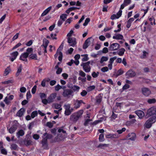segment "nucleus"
<instances>
[{
    "mask_svg": "<svg viewBox=\"0 0 156 156\" xmlns=\"http://www.w3.org/2000/svg\"><path fill=\"white\" fill-rule=\"evenodd\" d=\"M93 63V61H89L86 62L82 63L81 64V66L83 67V70L86 72L89 73L91 69L90 64L91 63V65H92Z\"/></svg>",
    "mask_w": 156,
    "mask_h": 156,
    "instance_id": "f257e3e1",
    "label": "nucleus"
},
{
    "mask_svg": "<svg viewBox=\"0 0 156 156\" xmlns=\"http://www.w3.org/2000/svg\"><path fill=\"white\" fill-rule=\"evenodd\" d=\"M147 115L148 116H153L155 117L156 119V107L153 106L149 108L147 110Z\"/></svg>",
    "mask_w": 156,
    "mask_h": 156,
    "instance_id": "f03ea898",
    "label": "nucleus"
},
{
    "mask_svg": "<svg viewBox=\"0 0 156 156\" xmlns=\"http://www.w3.org/2000/svg\"><path fill=\"white\" fill-rule=\"evenodd\" d=\"M156 121L155 117H151L146 122L145 126L147 128H150L152 126V124L154 123Z\"/></svg>",
    "mask_w": 156,
    "mask_h": 156,
    "instance_id": "7ed1b4c3",
    "label": "nucleus"
},
{
    "mask_svg": "<svg viewBox=\"0 0 156 156\" xmlns=\"http://www.w3.org/2000/svg\"><path fill=\"white\" fill-rule=\"evenodd\" d=\"M63 96L65 97L69 98L73 96V91L70 89H66L64 90L63 94Z\"/></svg>",
    "mask_w": 156,
    "mask_h": 156,
    "instance_id": "20e7f679",
    "label": "nucleus"
},
{
    "mask_svg": "<svg viewBox=\"0 0 156 156\" xmlns=\"http://www.w3.org/2000/svg\"><path fill=\"white\" fill-rule=\"evenodd\" d=\"M68 42L69 45L72 47H74L76 44V39L74 37H68L67 38Z\"/></svg>",
    "mask_w": 156,
    "mask_h": 156,
    "instance_id": "39448f33",
    "label": "nucleus"
},
{
    "mask_svg": "<svg viewBox=\"0 0 156 156\" xmlns=\"http://www.w3.org/2000/svg\"><path fill=\"white\" fill-rule=\"evenodd\" d=\"M68 88L72 89L74 92H78L79 91L80 87L76 85H73V84L69 83L67 84Z\"/></svg>",
    "mask_w": 156,
    "mask_h": 156,
    "instance_id": "423d86ee",
    "label": "nucleus"
},
{
    "mask_svg": "<svg viewBox=\"0 0 156 156\" xmlns=\"http://www.w3.org/2000/svg\"><path fill=\"white\" fill-rule=\"evenodd\" d=\"M125 75L127 78L133 77L135 76L136 73L132 69H130L126 73Z\"/></svg>",
    "mask_w": 156,
    "mask_h": 156,
    "instance_id": "0eeeda50",
    "label": "nucleus"
},
{
    "mask_svg": "<svg viewBox=\"0 0 156 156\" xmlns=\"http://www.w3.org/2000/svg\"><path fill=\"white\" fill-rule=\"evenodd\" d=\"M142 94L146 96H148L151 93V91L150 89L146 87H143L141 89Z\"/></svg>",
    "mask_w": 156,
    "mask_h": 156,
    "instance_id": "6e6552de",
    "label": "nucleus"
},
{
    "mask_svg": "<svg viewBox=\"0 0 156 156\" xmlns=\"http://www.w3.org/2000/svg\"><path fill=\"white\" fill-rule=\"evenodd\" d=\"M119 45L117 43H114L110 45L109 49L110 51L117 50L119 48Z\"/></svg>",
    "mask_w": 156,
    "mask_h": 156,
    "instance_id": "1a4fd4ad",
    "label": "nucleus"
},
{
    "mask_svg": "<svg viewBox=\"0 0 156 156\" xmlns=\"http://www.w3.org/2000/svg\"><path fill=\"white\" fill-rule=\"evenodd\" d=\"M56 96V94L52 93L50 95L48 98V101L49 103H51L54 101V100Z\"/></svg>",
    "mask_w": 156,
    "mask_h": 156,
    "instance_id": "9d476101",
    "label": "nucleus"
},
{
    "mask_svg": "<svg viewBox=\"0 0 156 156\" xmlns=\"http://www.w3.org/2000/svg\"><path fill=\"white\" fill-rule=\"evenodd\" d=\"M82 103H83L84 104H85V103H84L82 100H76L74 103V108L76 109L79 108L80 107Z\"/></svg>",
    "mask_w": 156,
    "mask_h": 156,
    "instance_id": "9b49d317",
    "label": "nucleus"
},
{
    "mask_svg": "<svg viewBox=\"0 0 156 156\" xmlns=\"http://www.w3.org/2000/svg\"><path fill=\"white\" fill-rule=\"evenodd\" d=\"M79 118L75 113L71 115L70 117V120L74 122H76L79 119Z\"/></svg>",
    "mask_w": 156,
    "mask_h": 156,
    "instance_id": "f8f14e48",
    "label": "nucleus"
},
{
    "mask_svg": "<svg viewBox=\"0 0 156 156\" xmlns=\"http://www.w3.org/2000/svg\"><path fill=\"white\" fill-rule=\"evenodd\" d=\"M28 54L25 52L22 54L20 56V59L23 61L27 62V58L28 57Z\"/></svg>",
    "mask_w": 156,
    "mask_h": 156,
    "instance_id": "ddd939ff",
    "label": "nucleus"
},
{
    "mask_svg": "<svg viewBox=\"0 0 156 156\" xmlns=\"http://www.w3.org/2000/svg\"><path fill=\"white\" fill-rule=\"evenodd\" d=\"M135 112L140 119H142L145 115L144 112L141 110L136 111Z\"/></svg>",
    "mask_w": 156,
    "mask_h": 156,
    "instance_id": "4468645a",
    "label": "nucleus"
},
{
    "mask_svg": "<svg viewBox=\"0 0 156 156\" xmlns=\"http://www.w3.org/2000/svg\"><path fill=\"white\" fill-rule=\"evenodd\" d=\"M91 38V37H89L85 41L83 47V49H86L89 46V43L90 42V39Z\"/></svg>",
    "mask_w": 156,
    "mask_h": 156,
    "instance_id": "2eb2a0df",
    "label": "nucleus"
},
{
    "mask_svg": "<svg viewBox=\"0 0 156 156\" xmlns=\"http://www.w3.org/2000/svg\"><path fill=\"white\" fill-rule=\"evenodd\" d=\"M129 137V139L132 141H134L136 138V135L134 133H131L129 134L128 135Z\"/></svg>",
    "mask_w": 156,
    "mask_h": 156,
    "instance_id": "dca6fc26",
    "label": "nucleus"
},
{
    "mask_svg": "<svg viewBox=\"0 0 156 156\" xmlns=\"http://www.w3.org/2000/svg\"><path fill=\"white\" fill-rule=\"evenodd\" d=\"M42 147L44 149H48V144L47 140H46V139H43L42 141Z\"/></svg>",
    "mask_w": 156,
    "mask_h": 156,
    "instance_id": "f3484780",
    "label": "nucleus"
},
{
    "mask_svg": "<svg viewBox=\"0 0 156 156\" xmlns=\"http://www.w3.org/2000/svg\"><path fill=\"white\" fill-rule=\"evenodd\" d=\"M17 129V126L16 125H13L9 129V132L10 133H12L16 131Z\"/></svg>",
    "mask_w": 156,
    "mask_h": 156,
    "instance_id": "a211bd4d",
    "label": "nucleus"
},
{
    "mask_svg": "<svg viewBox=\"0 0 156 156\" xmlns=\"http://www.w3.org/2000/svg\"><path fill=\"white\" fill-rule=\"evenodd\" d=\"M25 109L24 108H21L16 113V115L21 117L22 116L25 112Z\"/></svg>",
    "mask_w": 156,
    "mask_h": 156,
    "instance_id": "6ab92c4d",
    "label": "nucleus"
},
{
    "mask_svg": "<svg viewBox=\"0 0 156 156\" xmlns=\"http://www.w3.org/2000/svg\"><path fill=\"white\" fill-rule=\"evenodd\" d=\"M25 132L23 129L19 130L16 133V136L18 138L20 136H23Z\"/></svg>",
    "mask_w": 156,
    "mask_h": 156,
    "instance_id": "aec40b11",
    "label": "nucleus"
},
{
    "mask_svg": "<svg viewBox=\"0 0 156 156\" xmlns=\"http://www.w3.org/2000/svg\"><path fill=\"white\" fill-rule=\"evenodd\" d=\"M123 37L121 34H115V35L113 37V38L116 40H121L123 39Z\"/></svg>",
    "mask_w": 156,
    "mask_h": 156,
    "instance_id": "412c9836",
    "label": "nucleus"
},
{
    "mask_svg": "<svg viewBox=\"0 0 156 156\" xmlns=\"http://www.w3.org/2000/svg\"><path fill=\"white\" fill-rule=\"evenodd\" d=\"M51 9V7L50 6L46 9L42 13L41 16H43L46 15L50 11Z\"/></svg>",
    "mask_w": 156,
    "mask_h": 156,
    "instance_id": "4be33fe9",
    "label": "nucleus"
},
{
    "mask_svg": "<svg viewBox=\"0 0 156 156\" xmlns=\"http://www.w3.org/2000/svg\"><path fill=\"white\" fill-rule=\"evenodd\" d=\"M134 20V19L133 18H131L129 19L127 21L126 27L127 28H129L131 26V23Z\"/></svg>",
    "mask_w": 156,
    "mask_h": 156,
    "instance_id": "5701e85b",
    "label": "nucleus"
},
{
    "mask_svg": "<svg viewBox=\"0 0 156 156\" xmlns=\"http://www.w3.org/2000/svg\"><path fill=\"white\" fill-rule=\"evenodd\" d=\"M102 97L101 96V94H99L98 96L96 97V102L98 104H99L101 103L102 99Z\"/></svg>",
    "mask_w": 156,
    "mask_h": 156,
    "instance_id": "b1692460",
    "label": "nucleus"
},
{
    "mask_svg": "<svg viewBox=\"0 0 156 156\" xmlns=\"http://www.w3.org/2000/svg\"><path fill=\"white\" fill-rule=\"evenodd\" d=\"M52 135L51 134H48L47 133H45L43 134V139H46L47 140L48 139H51L52 138Z\"/></svg>",
    "mask_w": 156,
    "mask_h": 156,
    "instance_id": "393cba45",
    "label": "nucleus"
},
{
    "mask_svg": "<svg viewBox=\"0 0 156 156\" xmlns=\"http://www.w3.org/2000/svg\"><path fill=\"white\" fill-rule=\"evenodd\" d=\"M10 148L12 150H18V147L16 144H13L11 145Z\"/></svg>",
    "mask_w": 156,
    "mask_h": 156,
    "instance_id": "a878e982",
    "label": "nucleus"
},
{
    "mask_svg": "<svg viewBox=\"0 0 156 156\" xmlns=\"http://www.w3.org/2000/svg\"><path fill=\"white\" fill-rule=\"evenodd\" d=\"M83 112V110H81L77 112H75V114H76V115L79 118L82 115Z\"/></svg>",
    "mask_w": 156,
    "mask_h": 156,
    "instance_id": "bb28decb",
    "label": "nucleus"
},
{
    "mask_svg": "<svg viewBox=\"0 0 156 156\" xmlns=\"http://www.w3.org/2000/svg\"><path fill=\"white\" fill-rule=\"evenodd\" d=\"M11 71V69L9 68V67L8 66L5 69L4 73V75L6 76L8 75Z\"/></svg>",
    "mask_w": 156,
    "mask_h": 156,
    "instance_id": "cd10ccee",
    "label": "nucleus"
},
{
    "mask_svg": "<svg viewBox=\"0 0 156 156\" xmlns=\"http://www.w3.org/2000/svg\"><path fill=\"white\" fill-rule=\"evenodd\" d=\"M29 58L32 59L37 60V56L35 54H32L29 56Z\"/></svg>",
    "mask_w": 156,
    "mask_h": 156,
    "instance_id": "c85d7f7f",
    "label": "nucleus"
},
{
    "mask_svg": "<svg viewBox=\"0 0 156 156\" xmlns=\"http://www.w3.org/2000/svg\"><path fill=\"white\" fill-rule=\"evenodd\" d=\"M67 15L66 14H62L61 15L60 17V19L62 21H64L67 18Z\"/></svg>",
    "mask_w": 156,
    "mask_h": 156,
    "instance_id": "c756f323",
    "label": "nucleus"
},
{
    "mask_svg": "<svg viewBox=\"0 0 156 156\" xmlns=\"http://www.w3.org/2000/svg\"><path fill=\"white\" fill-rule=\"evenodd\" d=\"M55 90L56 91H58L59 90L61 89L62 88L63 89H65L66 88L65 87H63L61 86H60L58 84L55 87Z\"/></svg>",
    "mask_w": 156,
    "mask_h": 156,
    "instance_id": "7c9ffc66",
    "label": "nucleus"
},
{
    "mask_svg": "<svg viewBox=\"0 0 156 156\" xmlns=\"http://www.w3.org/2000/svg\"><path fill=\"white\" fill-rule=\"evenodd\" d=\"M22 69V66L20 65L18 69L17 72L16 73V76H18L20 73L21 72Z\"/></svg>",
    "mask_w": 156,
    "mask_h": 156,
    "instance_id": "2f4dec72",
    "label": "nucleus"
},
{
    "mask_svg": "<svg viewBox=\"0 0 156 156\" xmlns=\"http://www.w3.org/2000/svg\"><path fill=\"white\" fill-rule=\"evenodd\" d=\"M108 59V58L107 57L105 56H102L101 59L100 61V62L101 63H102L104 61H106Z\"/></svg>",
    "mask_w": 156,
    "mask_h": 156,
    "instance_id": "473e14b6",
    "label": "nucleus"
},
{
    "mask_svg": "<svg viewBox=\"0 0 156 156\" xmlns=\"http://www.w3.org/2000/svg\"><path fill=\"white\" fill-rule=\"evenodd\" d=\"M125 50L124 48H121L119 50L118 54L120 56H122L124 54Z\"/></svg>",
    "mask_w": 156,
    "mask_h": 156,
    "instance_id": "72a5a7b5",
    "label": "nucleus"
},
{
    "mask_svg": "<svg viewBox=\"0 0 156 156\" xmlns=\"http://www.w3.org/2000/svg\"><path fill=\"white\" fill-rule=\"evenodd\" d=\"M37 111H35L33 112L31 115V117L32 119L34 118L37 115Z\"/></svg>",
    "mask_w": 156,
    "mask_h": 156,
    "instance_id": "f704fd0d",
    "label": "nucleus"
},
{
    "mask_svg": "<svg viewBox=\"0 0 156 156\" xmlns=\"http://www.w3.org/2000/svg\"><path fill=\"white\" fill-rule=\"evenodd\" d=\"M156 101V100L154 98L149 99L147 101V102L150 104L154 103Z\"/></svg>",
    "mask_w": 156,
    "mask_h": 156,
    "instance_id": "c9c22d12",
    "label": "nucleus"
},
{
    "mask_svg": "<svg viewBox=\"0 0 156 156\" xmlns=\"http://www.w3.org/2000/svg\"><path fill=\"white\" fill-rule=\"evenodd\" d=\"M11 55H12V57L16 59L17 56L18 55V52L17 51H14L12 53Z\"/></svg>",
    "mask_w": 156,
    "mask_h": 156,
    "instance_id": "e433bc0d",
    "label": "nucleus"
},
{
    "mask_svg": "<svg viewBox=\"0 0 156 156\" xmlns=\"http://www.w3.org/2000/svg\"><path fill=\"white\" fill-rule=\"evenodd\" d=\"M26 51L27 52L25 53L28 54V56H29V54L33 52V49L32 48H29L27 49Z\"/></svg>",
    "mask_w": 156,
    "mask_h": 156,
    "instance_id": "4c0bfd02",
    "label": "nucleus"
},
{
    "mask_svg": "<svg viewBox=\"0 0 156 156\" xmlns=\"http://www.w3.org/2000/svg\"><path fill=\"white\" fill-rule=\"evenodd\" d=\"M99 74V72H97L96 73L95 72H94L92 73L91 75L93 77H94V78H96L98 76Z\"/></svg>",
    "mask_w": 156,
    "mask_h": 156,
    "instance_id": "58836bf2",
    "label": "nucleus"
},
{
    "mask_svg": "<svg viewBox=\"0 0 156 156\" xmlns=\"http://www.w3.org/2000/svg\"><path fill=\"white\" fill-rule=\"evenodd\" d=\"M32 141L30 140L24 141V144L27 146L30 145L31 144Z\"/></svg>",
    "mask_w": 156,
    "mask_h": 156,
    "instance_id": "ea45409f",
    "label": "nucleus"
},
{
    "mask_svg": "<svg viewBox=\"0 0 156 156\" xmlns=\"http://www.w3.org/2000/svg\"><path fill=\"white\" fill-rule=\"evenodd\" d=\"M99 140L100 142H102L105 140L104 138V136L103 134H101L100 135L99 138Z\"/></svg>",
    "mask_w": 156,
    "mask_h": 156,
    "instance_id": "a19ab883",
    "label": "nucleus"
},
{
    "mask_svg": "<svg viewBox=\"0 0 156 156\" xmlns=\"http://www.w3.org/2000/svg\"><path fill=\"white\" fill-rule=\"evenodd\" d=\"M63 47V42L62 43V44L60 46L58 49H57V52H59H59H61V51L62 50V48Z\"/></svg>",
    "mask_w": 156,
    "mask_h": 156,
    "instance_id": "79ce46f5",
    "label": "nucleus"
},
{
    "mask_svg": "<svg viewBox=\"0 0 156 156\" xmlns=\"http://www.w3.org/2000/svg\"><path fill=\"white\" fill-rule=\"evenodd\" d=\"M54 108L56 109H60L61 108V105L58 104L57 103H55L54 104Z\"/></svg>",
    "mask_w": 156,
    "mask_h": 156,
    "instance_id": "37998d69",
    "label": "nucleus"
},
{
    "mask_svg": "<svg viewBox=\"0 0 156 156\" xmlns=\"http://www.w3.org/2000/svg\"><path fill=\"white\" fill-rule=\"evenodd\" d=\"M90 19L89 18H86L85 21L84 23H83V26H86L88 23L90 21Z\"/></svg>",
    "mask_w": 156,
    "mask_h": 156,
    "instance_id": "c03bdc74",
    "label": "nucleus"
},
{
    "mask_svg": "<svg viewBox=\"0 0 156 156\" xmlns=\"http://www.w3.org/2000/svg\"><path fill=\"white\" fill-rule=\"evenodd\" d=\"M117 58L116 56H115L113 58H111L109 61V63L112 64L114 61Z\"/></svg>",
    "mask_w": 156,
    "mask_h": 156,
    "instance_id": "a18cd8bd",
    "label": "nucleus"
},
{
    "mask_svg": "<svg viewBox=\"0 0 156 156\" xmlns=\"http://www.w3.org/2000/svg\"><path fill=\"white\" fill-rule=\"evenodd\" d=\"M123 71L121 69H119L117 72L116 74L117 76H119V75H120L123 74Z\"/></svg>",
    "mask_w": 156,
    "mask_h": 156,
    "instance_id": "49530a36",
    "label": "nucleus"
},
{
    "mask_svg": "<svg viewBox=\"0 0 156 156\" xmlns=\"http://www.w3.org/2000/svg\"><path fill=\"white\" fill-rule=\"evenodd\" d=\"M49 42V41L48 40H46L45 42L43 43L42 46L44 47V48H47Z\"/></svg>",
    "mask_w": 156,
    "mask_h": 156,
    "instance_id": "de8ad7c7",
    "label": "nucleus"
},
{
    "mask_svg": "<svg viewBox=\"0 0 156 156\" xmlns=\"http://www.w3.org/2000/svg\"><path fill=\"white\" fill-rule=\"evenodd\" d=\"M95 88V86L94 85L88 87L87 88V90L89 91H90L94 89Z\"/></svg>",
    "mask_w": 156,
    "mask_h": 156,
    "instance_id": "09e8293b",
    "label": "nucleus"
},
{
    "mask_svg": "<svg viewBox=\"0 0 156 156\" xmlns=\"http://www.w3.org/2000/svg\"><path fill=\"white\" fill-rule=\"evenodd\" d=\"M79 73V74L80 76L83 77H85L86 73L84 72L82 70H80Z\"/></svg>",
    "mask_w": 156,
    "mask_h": 156,
    "instance_id": "8fccbe9b",
    "label": "nucleus"
},
{
    "mask_svg": "<svg viewBox=\"0 0 156 156\" xmlns=\"http://www.w3.org/2000/svg\"><path fill=\"white\" fill-rule=\"evenodd\" d=\"M122 11L121 10H120L119 11L117 12L116 14L117 16V18H119L122 15Z\"/></svg>",
    "mask_w": 156,
    "mask_h": 156,
    "instance_id": "3c124183",
    "label": "nucleus"
},
{
    "mask_svg": "<svg viewBox=\"0 0 156 156\" xmlns=\"http://www.w3.org/2000/svg\"><path fill=\"white\" fill-rule=\"evenodd\" d=\"M131 0H124L123 3L127 6L131 3Z\"/></svg>",
    "mask_w": 156,
    "mask_h": 156,
    "instance_id": "603ef678",
    "label": "nucleus"
},
{
    "mask_svg": "<svg viewBox=\"0 0 156 156\" xmlns=\"http://www.w3.org/2000/svg\"><path fill=\"white\" fill-rule=\"evenodd\" d=\"M126 130L125 128H123L121 130H117V132L119 134H121L123 132L125 131Z\"/></svg>",
    "mask_w": 156,
    "mask_h": 156,
    "instance_id": "864d4df0",
    "label": "nucleus"
},
{
    "mask_svg": "<svg viewBox=\"0 0 156 156\" xmlns=\"http://www.w3.org/2000/svg\"><path fill=\"white\" fill-rule=\"evenodd\" d=\"M108 69L107 66L103 67L101 69V71L103 72H107L108 71Z\"/></svg>",
    "mask_w": 156,
    "mask_h": 156,
    "instance_id": "5fc2aeb1",
    "label": "nucleus"
},
{
    "mask_svg": "<svg viewBox=\"0 0 156 156\" xmlns=\"http://www.w3.org/2000/svg\"><path fill=\"white\" fill-rule=\"evenodd\" d=\"M59 55L58 57V59L61 62L62 60V54L61 52H59Z\"/></svg>",
    "mask_w": 156,
    "mask_h": 156,
    "instance_id": "6e6d98bb",
    "label": "nucleus"
},
{
    "mask_svg": "<svg viewBox=\"0 0 156 156\" xmlns=\"http://www.w3.org/2000/svg\"><path fill=\"white\" fill-rule=\"evenodd\" d=\"M78 80H81L82 82H85L86 81V78L85 77L82 78L80 77H79L78 78Z\"/></svg>",
    "mask_w": 156,
    "mask_h": 156,
    "instance_id": "4d7b16f0",
    "label": "nucleus"
},
{
    "mask_svg": "<svg viewBox=\"0 0 156 156\" xmlns=\"http://www.w3.org/2000/svg\"><path fill=\"white\" fill-rule=\"evenodd\" d=\"M87 94V92L85 90H83L80 93V95L83 97L86 96Z\"/></svg>",
    "mask_w": 156,
    "mask_h": 156,
    "instance_id": "13d9d810",
    "label": "nucleus"
},
{
    "mask_svg": "<svg viewBox=\"0 0 156 156\" xmlns=\"http://www.w3.org/2000/svg\"><path fill=\"white\" fill-rule=\"evenodd\" d=\"M4 101L5 102L6 104L7 105H9L10 103V101L8 99V97H6L5 98L4 100Z\"/></svg>",
    "mask_w": 156,
    "mask_h": 156,
    "instance_id": "bf43d9fd",
    "label": "nucleus"
},
{
    "mask_svg": "<svg viewBox=\"0 0 156 156\" xmlns=\"http://www.w3.org/2000/svg\"><path fill=\"white\" fill-rule=\"evenodd\" d=\"M36 88L37 86L36 85H35L32 88L31 90V92L33 94H34L35 93L36 90Z\"/></svg>",
    "mask_w": 156,
    "mask_h": 156,
    "instance_id": "052dcab7",
    "label": "nucleus"
},
{
    "mask_svg": "<svg viewBox=\"0 0 156 156\" xmlns=\"http://www.w3.org/2000/svg\"><path fill=\"white\" fill-rule=\"evenodd\" d=\"M91 121L92 120L90 119H86L85 121V122L84 123V125L85 126H87L88 124V123Z\"/></svg>",
    "mask_w": 156,
    "mask_h": 156,
    "instance_id": "680f3d73",
    "label": "nucleus"
},
{
    "mask_svg": "<svg viewBox=\"0 0 156 156\" xmlns=\"http://www.w3.org/2000/svg\"><path fill=\"white\" fill-rule=\"evenodd\" d=\"M89 59V58L88 57V55H87L85 56L82 59V61L83 62H85L88 61Z\"/></svg>",
    "mask_w": 156,
    "mask_h": 156,
    "instance_id": "e2e57ef3",
    "label": "nucleus"
},
{
    "mask_svg": "<svg viewBox=\"0 0 156 156\" xmlns=\"http://www.w3.org/2000/svg\"><path fill=\"white\" fill-rule=\"evenodd\" d=\"M71 113L69 110H65L64 112V114L66 115H69L71 114Z\"/></svg>",
    "mask_w": 156,
    "mask_h": 156,
    "instance_id": "0e129e2a",
    "label": "nucleus"
},
{
    "mask_svg": "<svg viewBox=\"0 0 156 156\" xmlns=\"http://www.w3.org/2000/svg\"><path fill=\"white\" fill-rule=\"evenodd\" d=\"M129 85L128 84H125L122 87V89L125 90L129 88Z\"/></svg>",
    "mask_w": 156,
    "mask_h": 156,
    "instance_id": "69168bd1",
    "label": "nucleus"
},
{
    "mask_svg": "<svg viewBox=\"0 0 156 156\" xmlns=\"http://www.w3.org/2000/svg\"><path fill=\"white\" fill-rule=\"evenodd\" d=\"M56 83V81L55 80H52L50 82V84L51 86H53L55 85Z\"/></svg>",
    "mask_w": 156,
    "mask_h": 156,
    "instance_id": "338daca9",
    "label": "nucleus"
},
{
    "mask_svg": "<svg viewBox=\"0 0 156 156\" xmlns=\"http://www.w3.org/2000/svg\"><path fill=\"white\" fill-rule=\"evenodd\" d=\"M47 126L48 127L50 128H51L53 126V124L50 122H48L46 124Z\"/></svg>",
    "mask_w": 156,
    "mask_h": 156,
    "instance_id": "774afa93",
    "label": "nucleus"
}]
</instances>
